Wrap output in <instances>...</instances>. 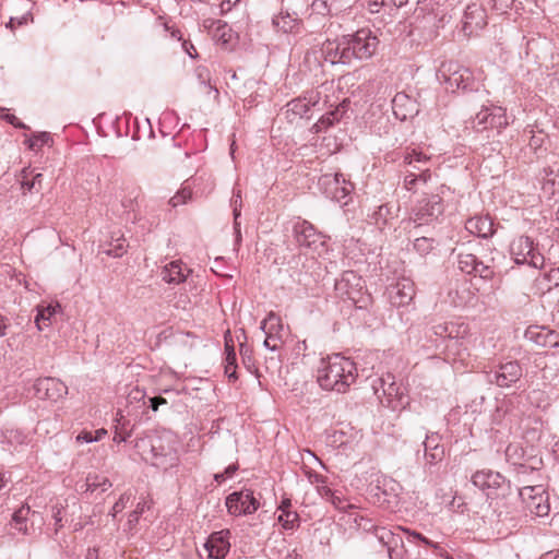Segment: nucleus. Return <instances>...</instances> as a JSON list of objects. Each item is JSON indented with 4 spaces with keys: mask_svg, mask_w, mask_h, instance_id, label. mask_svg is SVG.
<instances>
[{
    "mask_svg": "<svg viewBox=\"0 0 559 559\" xmlns=\"http://www.w3.org/2000/svg\"><path fill=\"white\" fill-rule=\"evenodd\" d=\"M29 513H31V508L28 506H22L12 515L11 524L14 526V528L16 531H19L20 533H22L24 535L28 534V527L26 525V522H27Z\"/></svg>",
    "mask_w": 559,
    "mask_h": 559,
    "instance_id": "bb28decb",
    "label": "nucleus"
},
{
    "mask_svg": "<svg viewBox=\"0 0 559 559\" xmlns=\"http://www.w3.org/2000/svg\"><path fill=\"white\" fill-rule=\"evenodd\" d=\"M58 308H60L59 305H48L46 307L38 308V313L35 318V323L39 331H41L44 326H47L49 324L47 322L50 321V318L56 313Z\"/></svg>",
    "mask_w": 559,
    "mask_h": 559,
    "instance_id": "c756f323",
    "label": "nucleus"
},
{
    "mask_svg": "<svg viewBox=\"0 0 559 559\" xmlns=\"http://www.w3.org/2000/svg\"><path fill=\"white\" fill-rule=\"evenodd\" d=\"M477 15L479 17V21H475V26L483 27L486 22L484 20V12L480 8H478L476 4L468 5L465 12V22L464 27L467 28L468 26H472L474 23V19Z\"/></svg>",
    "mask_w": 559,
    "mask_h": 559,
    "instance_id": "473e14b6",
    "label": "nucleus"
},
{
    "mask_svg": "<svg viewBox=\"0 0 559 559\" xmlns=\"http://www.w3.org/2000/svg\"><path fill=\"white\" fill-rule=\"evenodd\" d=\"M192 191L189 187H183L180 191L177 192L176 195H174L169 203L173 207H176L180 204H185L189 199H191Z\"/></svg>",
    "mask_w": 559,
    "mask_h": 559,
    "instance_id": "79ce46f5",
    "label": "nucleus"
},
{
    "mask_svg": "<svg viewBox=\"0 0 559 559\" xmlns=\"http://www.w3.org/2000/svg\"><path fill=\"white\" fill-rule=\"evenodd\" d=\"M261 329L264 332H276L278 331V334H282L283 332V323L280 316H277L274 312H270L267 317L262 321Z\"/></svg>",
    "mask_w": 559,
    "mask_h": 559,
    "instance_id": "72a5a7b5",
    "label": "nucleus"
},
{
    "mask_svg": "<svg viewBox=\"0 0 559 559\" xmlns=\"http://www.w3.org/2000/svg\"><path fill=\"white\" fill-rule=\"evenodd\" d=\"M35 394L40 400L58 401L68 394V386L57 378H40L34 384Z\"/></svg>",
    "mask_w": 559,
    "mask_h": 559,
    "instance_id": "dca6fc26",
    "label": "nucleus"
},
{
    "mask_svg": "<svg viewBox=\"0 0 559 559\" xmlns=\"http://www.w3.org/2000/svg\"><path fill=\"white\" fill-rule=\"evenodd\" d=\"M429 157L421 152L412 150L404 156V163L409 167L407 175L404 178V186L407 190L415 189L419 182L427 183L431 178L429 168L423 167L428 164Z\"/></svg>",
    "mask_w": 559,
    "mask_h": 559,
    "instance_id": "9d476101",
    "label": "nucleus"
},
{
    "mask_svg": "<svg viewBox=\"0 0 559 559\" xmlns=\"http://www.w3.org/2000/svg\"><path fill=\"white\" fill-rule=\"evenodd\" d=\"M365 281L354 271H345L342 276L336 280L334 289L343 300H349L357 305L359 308L364 307L365 302Z\"/></svg>",
    "mask_w": 559,
    "mask_h": 559,
    "instance_id": "0eeeda50",
    "label": "nucleus"
},
{
    "mask_svg": "<svg viewBox=\"0 0 559 559\" xmlns=\"http://www.w3.org/2000/svg\"><path fill=\"white\" fill-rule=\"evenodd\" d=\"M531 403L536 404L537 407H546L548 405L547 396L544 392L533 391L530 394Z\"/></svg>",
    "mask_w": 559,
    "mask_h": 559,
    "instance_id": "3c124183",
    "label": "nucleus"
},
{
    "mask_svg": "<svg viewBox=\"0 0 559 559\" xmlns=\"http://www.w3.org/2000/svg\"><path fill=\"white\" fill-rule=\"evenodd\" d=\"M318 491L320 493L321 497L328 499L330 501L331 497L334 495V490H332L331 488H329L328 486H322V487H319L318 488Z\"/></svg>",
    "mask_w": 559,
    "mask_h": 559,
    "instance_id": "0e129e2a",
    "label": "nucleus"
},
{
    "mask_svg": "<svg viewBox=\"0 0 559 559\" xmlns=\"http://www.w3.org/2000/svg\"><path fill=\"white\" fill-rule=\"evenodd\" d=\"M337 112H330L326 116H323L314 126L317 132H320L322 127H330L337 120Z\"/></svg>",
    "mask_w": 559,
    "mask_h": 559,
    "instance_id": "8fccbe9b",
    "label": "nucleus"
},
{
    "mask_svg": "<svg viewBox=\"0 0 559 559\" xmlns=\"http://www.w3.org/2000/svg\"><path fill=\"white\" fill-rule=\"evenodd\" d=\"M330 502L340 511H347L354 506L347 501L346 498H344L341 492L335 491L334 495L331 497Z\"/></svg>",
    "mask_w": 559,
    "mask_h": 559,
    "instance_id": "c03bdc74",
    "label": "nucleus"
},
{
    "mask_svg": "<svg viewBox=\"0 0 559 559\" xmlns=\"http://www.w3.org/2000/svg\"><path fill=\"white\" fill-rule=\"evenodd\" d=\"M76 441L80 443H83V442L91 443V442H94L95 439H94V435L92 431L83 430L76 436Z\"/></svg>",
    "mask_w": 559,
    "mask_h": 559,
    "instance_id": "5fc2aeb1",
    "label": "nucleus"
},
{
    "mask_svg": "<svg viewBox=\"0 0 559 559\" xmlns=\"http://www.w3.org/2000/svg\"><path fill=\"white\" fill-rule=\"evenodd\" d=\"M209 555L215 559H223L229 549V544L222 537L217 536V533L212 534L206 543Z\"/></svg>",
    "mask_w": 559,
    "mask_h": 559,
    "instance_id": "a878e982",
    "label": "nucleus"
},
{
    "mask_svg": "<svg viewBox=\"0 0 559 559\" xmlns=\"http://www.w3.org/2000/svg\"><path fill=\"white\" fill-rule=\"evenodd\" d=\"M294 233L296 241L300 247L317 248L318 245L323 243L321 235L307 221L295 224Z\"/></svg>",
    "mask_w": 559,
    "mask_h": 559,
    "instance_id": "4be33fe9",
    "label": "nucleus"
},
{
    "mask_svg": "<svg viewBox=\"0 0 559 559\" xmlns=\"http://www.w3.org/2000/svg\"><path fill=\"white\" fill-rule=\"evenodd\" d=\"M132 495L130 492H124L120 496L118 501L114 504L110 515L112 518H116L118 513H120L126 507L129 500L131 499Z\"/></svg>",
    "mask_w": 559,
    "mask_h": 559,
    "instance_id": "de8ad7c7",
    "label": "nucleus"
},
{
    "mask_svg": "<svg viewBox=\"0 0 559 559\" xmlns=\"http://www.w3.org/2000/svg\"><path fill=\"white\" fill-rule=\"evenodd\" d=\"M524 451L519 443H510L506 449L507 460L513 464H520V460L523 457Z\"/></svg>",
    "mask_w": 559,
    "mask_h": 559,
    "instance_id": "58836bf2",
    "label": "nucleus"
},
{
    "mask_svg": "<svg viewBox=\"0 0 559 559\" xmlns=\"http://www.w3.org/2000/svg\"><path fill=\"white\" fill-rule=\"evenodd\" d=\"M110 487H111V483L105 476L88 474V476L86 477V490L87 491L93 492V491L97 490L98 488H100L103 491H106Z\"/></svg>",
    "mask_w": 559,
    "mask_h": 559,
    "instance_id": "2f4dec72",
    "label": "nucleus"
},
{
    "mask_svg": "<svg viewBox=\"0 0 559 559\" xmlns=\"http://www.w3.org/2000/svg\"><path fill=\"white\" fill-rule=\"evenodd\" d=\"M542 189L548 195H554L559 191V175L555 174L551 169L545 168Z\"/></svg>",
    "mask_w": 559,
    "mask_h": 559,
    "instance_id": "cd10ccee",
    "label": "nucleus"
},
{
    "mask_svg": "<svg viewBox=\"0 0 559 559\" xmlns=\"http://www.w3.org/2000/svg\"><path fill=\"white\" fill-rule=\"evenodd\" d=\"M273 24L284 33L292 32L294 28L295 20L290 19L289 15L277 16L273 20Z\"/></svg>",
    "mask_w": 559,
    "mask_h": 559,
    "instance_id": "a18cd8bd",
    "label": "nucleus"
},
{
    "mask_svg": "<svg viewBox=\"0 0 559 559\" xmlns=\"http://www.w3.org/2000/svg\"><path fill=\"white\" fill-rule=\"evenodd\" d=\"M372 390L382 405L396 409H404L408 405L406 389L395 381L392 373L379 377L372 382Z\"/></svg>",
    "mask_w": 559,
    "mask_h": 559,
    "instance_id": "20e7f679",
    "label": "nucleus"
},
{
    "mask_svg": "<svg viewBox=\"0 0 559 559\" xmlns=\"http://www.w3.org/2000/svg\"><path fill=\"white\" fill-rule=\"evenodd\" d=\"M347 48L342 37L341 40H326L321 47V55L323 59L331 64L342 63L349 64V56L345 55Z\"/></svg>",
    "mask_w": 559,
    "mask_h": 559,
    "instance_id": "412c9836",
    "label": "nucleus"
},
{
    "mask_svg": "<svg viewBox=\"0 0 559 559\" xmlns=\"http://www.w3.org/2000/svg\"><path fill=\"white\" fill-rule=\"evenodd\" d=\"M111 248L106 251L108 255L119 258L123 255L127 248V240L123 236L118 237L114 240V242L110 245Z\"/></svg>",
    "mask_w": 559,
    "mask_h": 559,
    "instance_id": "ea45409f",
    "label": "nucleus"
},
{
    "mask_svg": "<svg viewBox=\"0 0 559 559\" xmlns=\"http://www.w3.org/2000/svg\"><path fill=\"white\" fill-rule=\"evenodd\" d=\"M466 228L478 237L487 238L493 234V223L489 217L476 216L466 222Z\"/></svg>",
    "mask_w": 559,
    "mask_h": 559,
    "instance_id": "b1692460",
    "label": "nucleus"
},
{
    "mask_svg": "<svg viewBox=\"0 0 559 559\" xmlns=\"http://www.w3.org/2000/svg\"><path fill=\"white\" fill-rule=\"evenodd\" d=\"M277 521L284 530H294L299 526V515L292 510L278 512Z\"/></svg>",
    "mask_w": 559,
    "mask_h": 559,
    "instance_id": "7c9ffc66",
    "label": "nucleus"
},
{
    "mask_svg": "<svg viewBox=\"0 0 559 559\" xmlns=\"http://www.w3.org/2000/svg\"><path fill=\"white\" fill-rule=\"evenodd\" d=\"M444 457V448L440 443L430 447V450H425L426 462L430 465H435L441 462Z\"/></svg>",
    "mask_w": 559,
    "mask_h": 559,
    "instance_id": "e433bc0d",
    "label": "nucleus"
},
{
    "mask_svg": "<svg viewBox=\"0 0 559 559\" xmlns=\"http://www.w3.org/2000/svg\"><path fill=\"white\" fill-rule=\"evenodd\" d=\"M407 96L404 95V94H397L394 98H393V110H394V114L396 117H399V111H397V107L405 100H407Z\"/></svg>",
    "mask_w": 559,
    "mask_h": 559,
    "instance_id": "680f3d73",
    "label": "nucleus"
},
{
    "mask_svg": "<svg viewBox=\"0 0 559 559\" xmlns=\"http://www.w3.org/2000/svg\"><path fill=\"white\" fill-rule=\"evenodd\" d=\"M31 174H32V171L28 168H24L22 170V177H23L22 188L26 189L28 192H32L33 190L37 189V187L35 186V182H33L32 180H27V177Z\"/></svg>",
    "mask_w": 559,
    "mask_h": 559,
    "instance_id": "603ef678",
    "label": "nucleus"
},
{
    "mask_svg": "<svg viewBox=\"0 0 559 559\" xmlns=\"http://www.w3.org/2000/svg\"><path fill=\"white\" fill-rule=\"evenodd\" d=\"M49 140H50V134L48 132H41L39 134L32 136L27 141V144L31 150H36V148L40 147L41 145L47 144L49 142Z\"/></svg>",
    "mask_w": 559,
    "mask_h": 559,
    "instance_id": "49530a36",
    "label": "nucleus"
},
{
    "mask_svg": "<svg viewBox=\"0 0 559 559\" xmlns=\"http://www.w3.org/2000/svg\"><path fill=\"white\" fill-rule=\"evenodd\" d=\"M544 340H536V344L555 349V353H559V334L555 331L543 329Z\"/></svg>",
    "mask_w": 559,
    "mask_h": 559,
    "instance_id": "f704fd0d",
    "label": "nucleus"
},
{
    "mask_svg": "<svg viewBox=\"0 0 559 559\" xmlns=\"http://www.w3.org/2000/svg\"><path fill=\"white\" fill-rule=\"evenodd\" d=\"M439 441H440V437L437 433L426 436V440L424 441L425 450H430V447L436 445V443H439Z\"/></svg>",
    "mask_w": 559,
    "mask_h": 559,
    "instance_id": "6e6d98bb",
    "label": "nucleus"
},
{
    "mask_svg": "<svg viewBox=\"0 0 559 559\" xmlns=\"http://www.w3.org/2000/svg\"><path fill=\"white\" fill-rule=\"evenodd\" d=\"M167 404L166 399L162 396H154L150 399V407L156 412L160 405Z\"/></svg>",
    "mask_w": 559,
    "mask_h": 559,
    "instance_id": "bf43d9fd",
    "label": "nucleus"
},
{
    "mask_svg": "<svg viewBox=\"0 0 559 559\" xmlns=\"http://www.w3.org/2000/svg\"><path fill=\"white\" fill-rule=\"evenodd\" d=\"M192 191L189 187H183L180 191L177 192L176 195H174L169 203L173 207H176L180 204H185L189 199H191Z\"/></svg>",
    "mask_w": 559,
    "mask_h": 559,
    "instance_id": "37998d69",
    "label": "nucleus"
},
{
    "mask_svg": "<svg viewBox=\"0 0 559 559\" xmlns=\"http://www.w3.org/2000/svg\"><path fill=\"white\" fill-rule=\"evenodd\" d=\"M457 263L459 269L466 274H474L475 276L478 275L484 280H490L495 275V269L492 265L484 263L472 253H460Z\"/></svg>",
    "mask_w": 559,
    "mask_h": 559,
    "instance_id": "a211bd4d",
    "label": "nucleus"
},
{
    "mask_svg": "<svg viewBox=\"0 0 559 559\" xmlns=\"http://www.w3.org/2000/svg\"><path fill=\"white\" fill-rule=\"evenodd\" d=\"M391 305L403 307L409 305L415 296L414 283L408 278H401L388 288Z\"/></svg>",
    "mask_w": 559,
    "mask_h": 559,
    "instance_id": "6ab92c4d",
    "label": "nucleus"
},
{
    "mask_svg": "<svg viewBox=\"0 0 559 559\" xmlns=\"http://www.w3.org/2000/svg\"><path fill=\"white\" fill-rule=\"evenodd\" d=\"M472 483L488 497H504L510 491V483L498 472L491 469L477 471L472 476Z\"/></svg>",
    "mask_w": 559,
    "mask_h": 559,
    "instance_id": "9b49d317",
    "label": "nucleus"
},
{
    "mask_svg": "<svg viewBox=\"0 0 559 559\" xmlns=\"http://www.w3.org/2000/svg\"><path fill=\"white\" fill-rule=\"evenodd\" d=\"M195 74L200 81L201 84L206 86L210 83V72L204 67H198L195 70Z\"/></svg>",
    "mask_w": 559,
    "mask_h": 559,
    "instance_id": "864d4df0",
    "label": "nucleus"
},
{
    "mask_svg": "<svg viewBox=\"0 0 559 559\" xmlns=\"http://www.w3.org/2000/svg\"><path fill=\"white\" fill-rule=\"evenodd\" d=\"M523 374L522 367L518 361H507L500 364L498 369L493 372L495 382L500 388H510L513 383H516Z\"/></svg>",
    "mask_w": 559,
    "mask_h": 559,
    "instance_id": "aec40b11",
    "label": "nucleus"
},
{
    "mask_svg": "<svg viewBox=\"0 0 559 559\" xmlns=\"http://www.w3.org/2000/svg\"><path fill=\"white\" fill-rule=\"evenodd\" d=\"M321 99L320 92L311 90L307 92L302 97H297L286 104V117L293 122L298 118L307 117V114L319 104Z\"/></svg>",
    "mask_w": 559,
    "mask_h": 559,
    "instance_id": "2eb2a0df",
    "label": "nucleus"
},
{
    "mask_svg": "<svg viewBox=\"0 0 559 559\" xmlns=\"http://www.w3.org/2000/svg\"><path fill=\"white\" fill-rule=\"evenodd\" d=\"M238 468H239V466L237 463L230 464L229 466H227L225 468V471L223 473L225 474L226 478H229L238 471Z\"/></svg>",
    "mask_w": 559,
    "mask_h": 559,
    "instance_id": "774afa93",
    "label": "nucleus"
},
{
    "mask_svg": "<svg viewBox=\"0 0 559 559\" xmlns=\"http://www.w3.org/2000/svg\"><path fill=\"white\" fill-rule=\"evenodd\" d=\"M432 331L437 336L449 340L445 346L447 358L466 366L471 338L468 324L463 321H445L435 324Z\"/></svg>",
    "mask_w": 559,
    "mask_h": 559,
    "instance_id": "7ed1b4c3",
    "label": "nucleus"
},
{
    "mask_svg": "<svg viewBox=\"0 0 559 559\" xmlns=\"http://www.w3.org/2000/svg\"><path fill=\"white\" fill-rule=\"evenodd\" d=\"M10 323L8 318L0 314V337L4 336L7 334V330L9 328Z\"/></svg>",
    "mask_w": 559,
    "mask_h": 559,
    "instance_id": "338daca9",
    "label": "nucleus"
},
{
    "mask_svg": "<svg viewBox=\"0 0 559 559\" xmlns=\"http://www.w3.org/2000/svg\"><path fill=\"white\" fill-rule=\"evenodd\" d=\"M231 205H233V212H234V229L236 234V242L239 243L241 241V231H240V224L238 222V217L240 216V209L242 205L241 194L238 190L237 192H234V195L231 198Z\"/></svg>",
    "mask_w": 559,
    "mask_h": 559,
    "instance_id": "c85d7f7f",
    "label": "nucleus"
},
{
    "mask_svg": "<svg viewBox=\"0 0 559 559\" xmlns=\"http://www.w3.org/2000/svg\"><path fill=\"white\" fill-rule=\"evenodd\" d=\"M141 515V511H132L130 514H129V518H128V527L129 530H133L135 527V525L138 524L139 522V518Z\"/></svg>",
    "mask_w": 559,
    "mask_h": 559,
    "instance_id": "052dcab7",
    "label": "nucleus"
},
{
    "mask_svg": "<svg viewBox=\"0 0 559 559\" xmlns=\"http://www.w3.org/2000/svg\"><path fill=\"white\" fill-rule=\"evenodd\" d=\"M343 38L347 48L345 55L349 56L350 62L354 59L370 58L379 45L377 36L368 28L358 29L355 34L343 36Z\"/></svg>",
    "mask_w": 559,
    "mask_h": 559,
    "instance_id": "423d86ee",
    "label": "nucleus"
},
{
    "mask_svg": "<svg viewBox=\"0 0 559 559\" xmlns=\"http://www.w3.org/2000/svg\"><path fill=\"white\" fill-rule=\"evenodd\" d=\"M317 15L326 17L336 14L332 11V9L329 8L328 2L323 0H313L311 4V13L309 15V20L314 19Z\"/></svg>",
    "mask_w": 559,
    "mask_h": 559,
    "instance_id": "c9c22d12",
    "label": "nucleus"
},
{
    "mask_svg": "<svg viewBox=\"0 0 559 559\" xmlns=\"http://www.w3.org/2000/svg\"><path fill=\"white\" fill-rule=\"evenodd\" d=\"M509 124L506 109L499 106L481 108L471 121L475 132L497 130L500 133Z\"/></svg>",
    "mask_w": 559,
    "mask_h": 559,
    "instance_id": "1a4fd4ad",
    "label": "nucleus"
},
{
    "mask_svg": "<svg viewBox=\"0 0 559 559\" xmlns=\"http://www.w3.org/2000/svg\"><path fill=\"white\" fill-rule=\"evenodd\" d=\"M519 496L525 509L533 515L546 516L550 507L548 495L543 486H526L519 490Z\"/></svg>",
    "mask_w": 559,
    "mask_h": 559,
    "instance_id": "ddd939ff",
    "label": "nucleus"
},
{
    "mask_svg": "<svg viewBox=\"0 0 559 559\" xmlns=\"http://www.w3.org/2000/svg\"><path fill=\"white\" fill-rule=\"evenodd\" d=\"M225 366H237L235 349H230V352H228V354L225 355Z\"/></svg>",
    "mask_w": 559,
    "mask_h": 559,
    "instance_id": "69168bd1",
    "label": "nucleus"
},
{
    "mask_svg": "<svg viewBox=\"0 0 559 559\" xmlns=\"http://www.w3.org/2000/svg\"><path fill=\"white\" fill-rule=\"evenodd\" d=\"M438 80L447 91L454 93L457 90H467L472 86L474 78L469 69L459 64L455 61L442 62L438 74Z\"/></svg>",
    "mask_w": 559,
    "mask_h": 559,
    "instance_id": "39448f33",
    "label": "nucleus"
},
{
    "mask_svg": "<svg viewBox=\"0 0 559 559\" xmlns=\"http://www.w3.org/2000/svg\"><path fill=\"white\" fill-rule=\"evenodd\" d=\"M266 337L264 340V346L270 350H276L281 347L282 344V334L276 332H264Z\"/></svg>",
    "mask_w": 559,
    "mask_h": 559,
    "instance_id": "a19ab883",
    "label": "nucleus"
},
{
    "mask_svg": "<svg viewBox=\"0 0 559 559\" xmlns=\"http://www.w3.org/2000/svg\"><path fill=\"white\" fill-rule=\"evenodd\" d=\"M415 222H429L437 218L443 212L442 200L438 194H430L419 200L413 210Z\"/></svg>",
    "mask_w": 559,
    "mask_h": 559,
    "instance_id": "f3484780",
    "label": "nucleus"
},
{
    "mask_svg": "<svg viewBox=\"0 0 559 559\" xmlns=\"http://www.w3.org/2000/svg\"><path fill=\"white\" fill-rule=\"evenodd\" d=\"M357 377L356 364L350 358L335 354L321 360L317 381L325 391L345 393L356 382Z\"/></svg>",
    "mask_w": 559,
    "mask_h": 559,
    "instance_id": "f257e3e1",
    "label": "nucleus"
},
{
    "mask_svg": "<svg viewBox=\"0 0 559 559\" xmlns=\"http://www.w3.org/2000/svg\"><path fill=\"white\" fill-rule=\"evenodd\" d=\"M182 48L191 58H197L198 57L197 49H195V47L193 46V44L191 41L183 40L182 41Z\"/></svg>",
    "mask_w": 559,
    "mask_h": 559,
    "instance_id": "4d7b16f0",
    "label": "nucleus"
},
{
    "mask_svg": "<svg viewBox=\"0 0 559 559\" xmlns=\"http://www.w3.org/2000/svg\"><path fill=\"white\" fill-rule=\"evenodd\" d=\"M319 186L331 200L347 204V198L353 191V183L343 174H324L319 178Z\"/></svg>",
    "mask_w": 559,
    "mask_h": 559,
    "instance_id": "f8f14e48",
    "label": "nucleus"
},
{
    "mask_svg": "<svg viewBox=\"0 0 559 559\" xmlns=\"http://www.w3.org/2000/svg\"><path fill=\"white\" fill-rule=\"evenodd\" d=\"M177 439L170 431L136 440L135 448L145 462L167 471L179 463Z\"/></svg>",
    "mask_w": 559,
    "mask_h": 559,
    "instance_id": "f03ea898",
    "label": "nucleus"
},
{
    "mask_svg": "<svg viewBox=\"0 0 559 559\" xmlns=\"http://www.w3.org/2000/svg\"><path fill=\"white\" fill-rule=\"evenodd\" d=\"M189 273L190 270L181 261H173L163 267L160 276L167 284L177 285L185 282Z\"/></svg>",
    "mask_w": 559,
    "mask_h": 559,
    "instance_id": "5701e85b",
    "label": "nucleus"
},
{
    "mask_svg": "<svg viewBox=\"0 0 559 559\" xmlns=\"http://www.w3.org/2000/svg\"><path fill=\"white\" fill-rule=\"evenodd\" d=\"M435 240L428 237H417L414 240V249L421 255L428 254L433 248Z\"/></svg>",
    "mask_w": 559,
    "mask_h": 559,
    "instance_id": "4c0bfd02",
    "label": "nucleus"
},
{
    "mask_svg": "<svg viewBox=\"0 0 559 559\" xmlns=\"http://www.w3.org/2000/svg\"><path fill=\"white\" fill-rule=\"evenodd\" d=\"M513 0H490L491 9L498 14L507 13L511 9Z\"/></svg>",
    "mask_w": 559,
    "mask_h": 559,
    "instance_id": "09e8293b",
    "label": "nucleus"
},
{
    "mask_svg": "<svg viewBox=\"0 0 559 559\" xmlns=\"http://www.w3.org/2000/svg\"><path fill=\"white\" fill-rule=\"evenodd\" d=\"M225 504L228 513L235 516L252 514L260 506L249 489L231 492L227 496Z\"/></svg>",
    "mask_w": 559,
    "mask_h": 559,
    "instance_id": "4468645a",
    "label": "nucleus"
},
{
    "mask_svg": "<svg viewBox=\"0 0 559 559\" xmlns=\"http://www.w3.org/2000/svg\"><path fill=\"white\" fill-rule=\"evenodd\" d=\"M374 535L383 546L388 547V554L390 559H394L393 546H397L399 543H402V537L395 535L393 532L386 530L385 527H376Z\"/></svg>",
    "mask_w": 559,
    "mask_h": 559,
    "instance_id": "393cba45",
    "label": "nucleus"
},
{
    "mask_svg": "<svg viewBox=\"0 0 559 559\" xmlns=\"http://www.w3.org/2000/svg\"><path fill=\"white\" fill-rule=\"evenodd\" d=\"M510 253L518 264H528L535 269L544 266V255L539 252L533 239L527 236L514 238L510 245Z\"/></svg>",
    "mask_w": 559,
    "mask_h": 559,
    "instance_id": "6e6552de",
    "label": "nucleus"
},
{
    "mask_svg": "<svg viewBox=\"0 0 559 559\" xmlns=\"http://www.w3.org/2000/svg\"><path fill=\"white\" fill-rule=\"evenodd\" d=\"M236 369L237 366H225V374L228 377L229 381H236L238 379Z\"/></svg>",
    "mask_w": 559,
    "mask_h": 559,
    "instance_id": "e2e57ef3",
    "label": "nucleus"
},
{
    "mask_svg": "<svg viewBox=\"0 0 559 559\" xmlns=\"http://www.w3.org/2000/svg\"><path fill=\"white\" fill-rule=\"evenodd\" d=\"M5 120L11 123L12 126H14L15 128H19V129H25L26 126L14 115L12 114H8L5 115Z\"/></svg>",
    "mask_w": 559,
    "mask_h": 559,
    "instance_id": "13d9d810",
    "label": "nucleus"
}]
</instances>
